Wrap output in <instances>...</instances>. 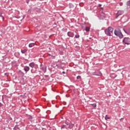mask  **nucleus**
<instances>
[{"label":"nucleus","instance_id":"1","mask_svg":"<svg viewBox=\"0 0 130 130\" xmlns=\"http://www.w3.org/2000/svg\"><path fill=\"white\" fill-rule=\"evenodd\" d=\"M114 34L116 36H117L121 39V38H123V35H122V32H121V30L119 28H117L114 30Z\"/></svg>","mask_w":130,"mask_h":130},{"label":"nucleus","instance_id":"2","mask_svg":"<svg viewBox=\"0 0 130 130\" xmlns=\"http://www.w3.org/2000/svg\"><path fill=\"white\" fill-rule=\"evenodd\" d=\"M105 32L107 36H112V34H113V28L111 26L109 27L108 29L105 30Z\"/></svg>","mask_w":130,"mask_h":130},{"label":"nucleus","instance_id":"3","mask_svg":"<svg viewBox=\"0 0 130 130\" xmlns=\"http://www.w3.org/2000/svg\"><path fill=\"white\" fill-rule=\"evenodd\" d=\"M122 42L127 45H129L130 43V38H124L122 41Z\"/></svg>","mask_w":130,"mask_h":130},{"label":"nucleus","instance_id":"4","mask_svg":"<svg viewBox=\"0 0 130 130\" xmlns=\"http://www.w3.org/2000/svg\"><path fill=\"white\" fill-rule=\"evenodd\" d=\"M92 74L93 76H98L99 77L102 76V73H101L100 71L93 72Z\"/></svg>","mask_w":130,"mask_h":130},{"label":"nucleus","instance_id":"5","mask_svg":"<svg viewBox=\"0 0 130 130\" xmlns=\"http://www.w3.org/2000/svg\"><path fill=\"white\" fill-rule=\"evenodd\" d=\"M122 14H123V11H121V10L118 11L116 14V18H117L118 17H119V16H121V15H122Z\"/></svg>","mask_w":130,"mask_h":130},{"label":"nucleus","instance_id":"6","mask_svg":"<svg viewBox=\"0 0 130 130\" xmlns=\"http://www.w3.org/2000/svg\"><path fill=\"white\" fill-rule=\"evenodd\" d=\"M67 35H68V36H69V37H71L72 38H73V37H74V36H75V34H74V32H73L72 31L68 32Z\"/></svg>","mask_w":130,"mask_h":130},{"label":"nucleus","instance_id":"7","mask_svg":"<svg viewBox=\"0 0 130 130\" xmlns=\"http://www.w3.org/2000/svg\"><path fill=\"white\" fill-rule=\"evenodd\" d=\"M23 70L25 72V74H27V73H28V71H30V67L28 66H24L23 67Z\"/></svg>","mask_w":130,"mask_h":130},{"label":"nucleus","instance_id":"8","mask_svg":"<svg viewBox=\"0 0 130 130\" xmlns=\"http://www.w3.org/2000/svg\"><path fill=\"white\" fill-rule=\"evenodd\" d=\"M31 74H36L37 73V69L36 67H34L31 69Z\"/></svg>","mask_w":130,"mask_h":130},{"label":"nucleus","instance_id":"9","mask_svg":"<svg viewBox=\"0 0 130 130\" xmlns=\"http://www.w3.org/2000/svg\"><path fill=\"white\" fill-rule=\"evenodd\" d=\"M42 64H41V70H42V71H43L44 73H46V66H41Z\"/></svg>","mask_w":130,"mask_h":130},{"label":"nucleus","instance_id":"10","mask_svg":"<svg viewBox=\"0 0 130 130\" xmlns=\"http://www.w3.org/2000/svg\"><path fill=\"white\" fill-rule=\"evenodd\" d=\"M29 67L32 69L33 68H35V63L34 62H31L29 64Z\"/></svg>","mask_w":130,"mask_h":130},{"label":"nucleus","instance_id":"11","mask_svg":"<svg viewBox=\"0 0 130 130\" xmlns=\"http://www.w3.org/2000/svg\"><path fill=\"white\" fill-rule=\"evenodd\" d=\"M73 127H74V124H69L68 126H67V128H70L72 129L73 128Z\"/></svg>","mask_w":130,"mask_h":130},{"label":"nucleus","instance_id":"12","mask_svg":"<svg viewBox=\"0 0 130 130\" xmlns=\"http://www.w3.org/2000/svg\"><path fill=\"white\" fill-rule=\"evenodd\" d=\"M13 130H20V128L19 127V125H16L13 128Z\"/></svg>","mask_w":130,"mask_h":130},{"label":"nucleus","instance_id":"13","mask_svg":"<svg viewBox=\"0 0 130 130\" xmlns=\"http://www.w3.org/2000/svg\"><path fill=\"white\" fill-rule=\"evenodd\" d=\"M85 30L86 32H89L90 31V27L86 26Z\"/></svg>","mask_w":130,"mask_h":130},{"label":"nucleus","instance_id":"14","mask_svg":"<svg viewBox=\"0 0 130 130\" xmlns=\"http://www.w3.org/2000/svg\"><path fill=\"white\" fill-rule=\"evenodd\" d=\"M65 123L67 125L66 126H68L70 125L71 122L69 120H66Z\"/></svg>","mask_w":130,"mask_h":130},{"label":"nucleus","instance_id":"15","mask_svg":"<svg viewBox=\"0 0 130 130\" xmlns=\"http://www.w3.org/2000/svg\"><path fill=\"white\" fill-rule=\"evenodd\" d=\"M34 11H36V12H40V9L38 8L37 7H35L34 8Z\"/></svg>","mask_w":130,"mask_h":130},{"label":"nucleus","instance_id":"16","mask_svg":"<svg viewBox=\"0 0 130 130\" xmlns=\"http://www.w3.org/2000/svg\"><path fill=\"white\" fill-rule=\"evenodd\" d=\"M61 129H62V128L68 129V126H67L66 125H62V126H61Z\"/></svg>","mask_w":130,"mask_h":130},{"label":"nucleus","instance_id":"17","mask_svg":"<svg viewBox=\"0 0 130 130\" xmlns=\"http://www.w3.org/2000/svg\"><path fill=\"white\" fill-rule=\"evenodd\" d=\"M34 45H35V44L34 43H30L28 45L29 47H33V46H34Z\"/></svg>","mask_w":130,"mask_h":130},{"label":"nucleus","instance_id":"18","mask_svg":"<svg viewBox=\"0 0 130 130\" xmlns=\"http://www.w3.org/2000/svg\"><path fill=\"white\" fill-rule=\"evenodd\" d=\"M90 105L91 106H92V107H93V108H95V107H96V106H97V105L95 103L91 104H90Z\"/></svg>","mask_w":130,"mask_h":130},{"label":"nucleus","instance_id":"19","mask_svg":"<svg viewBox=\"0 0 130 130\" xmlns=\"http://www.w3.org/2000/svg\"><path fill=\"white\" fill-rule=\"evenodd\" d=\"M21 53H25V52H27V50L26 49H24V50H21Z\"/></svg>","mask_w":130,"mask_h":130},{"label":"nucleus","instance_id":"20","mask_svg":"<svg viewBox=\"0 0 130 130\" xmlns=\"http://www.w3.org/2000/svg\"><path fill=\"white\" fill-rule=\"evenodd\" d=\"M75 38H80V35H79V34L76 35L75 36Z\"/></svg>","mask_w":130,"mask_h":130},{"label":"nucleus","instance_id":"21","mask_svg":"<svg viewBox=\"0 0 130 130\" xmlns=\"http://www.w3.org/2000/svg\"><path fill=\"white\" fill-rule=\"evenodd\" d=\"M105 119H110V117L107 116V115L105 116Z\"/></svg>","mask_w":130,"mask_h":130},{"label":"nucleus","instance_id":"22","mask_svg":"<svg viewBox=\"0 0 130 130\" xmlns=\"http://www.w3.org/2000/svg\"><path fill=\"white\" fill-rule=\"evenodd\" d=\"M77 80H80V79H81V76H77Z\"/></svg>","mask_w":130,"mask_h":130},{"label":"nucleus","instance_id":"23","mask_svg":"<svg viewBox=\"0 0 130 130\" xmlns=\"http://www.w3.org/2000/svg\"><path fill=\"white\" fill-rule=\"evenodd\" d=\"M0 17H1V18H2L3 20L4 21L5 18H4V17L3 16V15L2 14L0 15Z\"/></svg>","mask_w":130,"mask_h":130},{"label":"nucleus","instance_id":"24","mask_svg":"<svg viewBox=\"0 0 130 130\" xmlns=\"http://www.w3.org/2000/svg\"><path fill=\"white\" fill-rule=\"evenodd\" d=\"M33 118V117L32 116H30L28 117V119H32Z\"/></svg>","mask_w":130,"mask_h":130},{"label":"nucleus","instance_id":"25","mask_svg":"<svg viewBox=\"0 0 130 130\" xmlns=\"http://www.w3.org/2000/svg\"><path fill=\"white\" fill-rule=\"evenodd\" d=\"M0 107H3V104L2 103H0Z\"/></svg>","mask_w":130,"mask_h":130},{"label":"nucleus","instance_id":"26","mask_svg":"<svg viewBox=\"0 0 130 130\" xmlns=\"http://www.w3.org/2000/svg\"><path fill=\"white\" fill-rule=\"evenodd\" d=\"M102 6V5L101 4H99V7L100 8V7H101Z\"/></svg>","mask_w":130,"mask_h":130},{"label":"nucleus","instance_id":"27","mask_svg":"<svg viewBox=\"0 0 130 130\" xmlns=\"http://www.w3.org/2000/svg\"><path fill=\"white\" fill-rule=\"evenodd\" d=\"M72 6H73V5L72 4H70V7H72Z\"/></svg>","mask_w":130,"mask_h":130},{"label":"nucleus","instance_id":"28","mask_svg":"<svg viewBox=\"0 0 130 130\" xmlns=\"http://www.w3.org/2000/svg\"><path fill=\"white\" fill-rule=\"evenodd\" d=\"M62 73V74H66V72H64V71H63Z\"/></svg>","mask_w":130,"mask_h":130},{"label":"nucleus","instance_id":"29","mask_svg":"<svg viewBox=\"0 0 130 130\" xmlns=\"http://www.w3.org/2000/svg\"><path fill=\"white\" fill-rule=\"evenodd\" d=\"M122 119H123V118H121V119H120V120H122Z\"/></svg>","mask_w":130,"mask_h":130},{"label":"nucleus","instance_id":"30","mask_svg":"<svg viewBox=\"0 0 130 130\" xmlns=\"http://www.w3.org/2000/svg\"><path fill=\"white\" fill-rule=\"evenodd\" d=\"M120 6H122V3H120Z\"/></svg>","mask_w":130,"mask_h":130},{"label":"nucleus","instance_id":"31","mask_svg":"<svg viewBox=\"0 0 130 130\" xmlns=\"http://www.w3.org/2000/svg\"><path fill=\"white\" fill-rule=\"evenodd\" d=\"M124 32H125V33H126V31L124 29Z\"/></svg>","mask_w":130,"mask_h":130},{"label":"nucleus","instance_id":"32","mask_svg":"<svg viewBox=\"0 0 130 130\" xmlns=\"http://www.w3.org/2000/svg\"><path fill=\"white\" fill-rule=\"evenodd\" d=\"M10 120H12V118H10Z\"/></svg>","mask_w":130,"mask_h":130},{"label":"nucleus","instance_id":"33","mask_svg":"<svg viewBox=\"0 0 130 130\" xmlns=\"http://www.w3.org/2000/svg\"><path fill=\"white\" fill-rule=\"evenodd\" d=\"M114 78H116V76H115Z\"/></svg>","mask_w":130,"mask_h":130},{"label":"nucleus","instance_id":"34","mask_svg":"<svg viewBox=\"0 0 130 130\" xmlns=\"http://www.w3.org/2000/svg\"><path fill=\"white\" fill-rule=\"evenodd\" d=\"M54 58L55 57V56H53Z\"/></svg>","mask_w":130,"mask_h":130},{"label":"nucleus","instance_id":"35","mask_svg":"<svg viewBox=\"0 0 130 130\" xmlns=\"http://www.w3.org/2000/svg\"><path fill=\"white\" fill-rule=\"evenodd\" d=\"M101 9H103V8H101Z\"/></svg>","mask_w":130,"mask_h":130}]
</instances>
